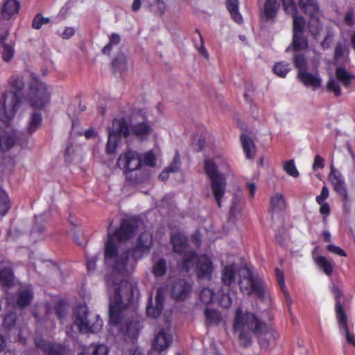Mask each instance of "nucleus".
Returning a JSON list of instances; mask_svg holds the SVG:
<instances>
[{"instance_id": "obj_38", "label": "nucleus", "mask_w": 355, "mask_h": 355, "mask_svg": "<svg viewBox=\"0 0 355 355\" xmlns=\"http://www.w3.org/2000/svg\"><path fill=\"white\" fill-rule=\"evenodd\" d=\"M278 8L277 0H266L263 7L266 19H274L277 15Z\"/></svg>"}, {"instance_id": "obj_17", "label": "nucleus", "mask_w": 355, "mask_h": 355, "mask_svg": "<svg viewBox=\"0 0 355 355\" xmlns=\"http://www.w3.org/2000/svg\"><path fill=\"white\" fill-rule=\"evenodd\" d=\"M328 179L334 191L339 197L348 194L344 177L339 171H336L333 166L331 167Z\"/></svg>"}, {"instance_id": "obj_31", "label": "nucleus", "mask_w": 355, "mask_h": 355, "mask_svg": "<svg viewBox=\"0 0 355 355\" xmlns=\"http://www.w3.org/2000/svg\"><path fill=\"white\" fill-rule=\"evenodd\" d=\"M241 142L246 158L252 159L255 155V146L252 139L245 134H242Z\"/></svg>"}, {"instance_id": "obj_39", "label": "nucleus", "mask_w": 355, "mask_h": 355, "mask_svg": "<svg viewBox=\"0 0 355 355\" xmlns=\"http://www.w3.org/2000/svg\"><path fill=\"white\" fill-rule=\"evenodd\" d=\"M182 254V268L186 271H189L193 266L194 263L196 264V261L199 257H198V254L195 251H186Z\"/></svg>"}, {"instance_id": "obj_46", "label": "nucleus", "mask_w": 355, "mask_h": 355, "mask_svg": "<svg viewBox=\"0 0 355 355\" xmlns=\"http://www.w3.org/2000/svg\"><path fill=\"white\" fill-rule=\"evenodd\" d=\"M10 208V202L7 193L0 189V215L4 216Z\"/></svg>"}, {"instance_id": "obj_33", "label": "nucleus", "mask_w": 355, "mask_h": 355, "mask_svg": "<svg viewBox=\"0 0 355 355\" xmlns=\"http://www.w3.org/2000/svg\"><path fill=\"white\" fill-rule=\"evenodd\" d=\"M42 121V114L40 112H35L31 114L27 126V134L31 136L41 125Z\"/></svg>"}, {"instance_id": "obj_50", "label": "nucleus", "mask_w": 355, "mask_h": 355, "mask_svg": "<svg viewBox=\"0 0 355 355\" xmlns=\"http://www.w3.org/2000/svg\"><path fill=\"white\" fill-rule=\"evenodd\" d=\"M214 292L209 288H203L199 295L200 300L205 304H209L213 302Z\"/></svg>"}, {"instance_id": "obj_18", "label": "nucleus", "mask_w": 355, "mask_h": 355, "mask_svg": "<svg viewBox=\"0 0 355 355\" xmlns=\"http://www.w3.org/2000/svg\"><path fill=\"white\" fill-rule=\"evenodd\" d=\"M297 77L300 81L306 87H311L313 89L322 86V78L318 73L313 74L306 71H298Z\"/></svg>"}, {"instance_id": "obj_40", "label": "nucleus", "mask_w": 355, "mask_h": 355, "mask_svg": "<svg viewBox=\"0 0 355 355\" xmlns=\"http://www.w3.org/2000/svg\"><path fill=\"white\" fill-rule=\"evenodd\" d=\"M270 206L273 212L284 211L286 208V200L282 194L276 193L270 198Z\"/></svg>"}, {"instance_id": "obj_41", "label": "nucleus", "mask_w": 355, "mask_h": 355, "mask_svg": "<svg viewBox=\"0 0 355 355\" xmlns=\"http://www.w3.org/2000/svg\"><path fill=\"white\" fill-rule=\"evenodd\" d=\"M337 320H338L339 327H340V329H343V331L345 334L347 341L349 343L355 345V335L351 334L349 333V331L348 329L347 316L345 315L343 318V317L337 318Z\"/></svg>"}, {"instance_id": "obj_37", "label": "nucleus", "mask_w": 355, "mask_h": 355, "mask_svg": "<svg viewBox=\"0 0 355 355\" xmlns=\"http://www.w3.org/2000/svg\"><path fill=\"white\" fill-rule=\"evenodd\" d=\"M112 67L114 71L120 73L127 71L128 63L125 55L123 53L117 54L112 62Z\"/></svg>"}, {"instance_id": "obj_51", "label": "nucleus", "mask_w": 355, "mask_h": 355, "mask_svg": "<svg viewBox=\"0 0 355 355\" xmlns=\"http://www.w3.org/2000/svg\"><path fill=\"white\" fill-rule=\"evenodd\" d=\"M17 319V316L16 313L10 312L7 313L3 318V327L8 330L11 329L15 327Z\"/></svg>"}, {"instance_id": "obj_12", "label": "nucleus", "mask_w": 355, "mask_h": 355, "mask_svg": "<svg viewBox=\"0 0 355 355\" xmlns=\"http://www.w3.org/2000/svg\"><path fill=\"white\" fill-rule=\"evenodd\" d=\"M137 229L138 227L135 223L123 219L119 227L112 233L108 232V234L113 236L118 242H126L135 235Z\"/></svg>"}, {"instance_id": "obj_59", "label": "nucleus", "mask_w": 355, "mask_h": 355, "mask_svg": "<svg viewBox=\"0 0 355 355\" xmlns=\"http://www.w3.org/2000/svg\"><path fill=\"white\" fill-rule=\"evenodd\" d=\"M282 1L286 12L292 15L297 14V9L294 0H282Z\"/></svg>"}, {"instance_id": "obj_60", "label": "nucleus", "mask_w": 355, "mask_h": 355, "mask_svg": "<svg viewBox=\"0 0 355 355\" xmlns=\"http://www.w3.org/2000/svg\"><path fill=\"white\" fill-rule=\"evenodd\" d=\"M156 157L152 150L144 155L142 162L148 166L154 167L156 165Z\"/></svg>"}, {"instance_id": "obj_36", "label": "nucleus", "mask_w": 355, "mask_h": 355, "mask_svg": "<svg viewBox=\"0 0 355 355\" xmlns=\"http://www.w3.org/2000/svg\"><path fill=\"white\" fill-rule=\"evenodd\" d=\"M292 45L294 51L306 49L309 46L308 40L304 33H293Z\"/></svg>"}, {"instance_id": "obj_20", "label": "nucleus", "mask_w": 355, "mask_h": 355, "mask_svg": "<svg viewBox=\"0 0 355 355\" xmlns=\"http://www.w3.org/2000/svg\"><path fill=\"white\" fill-rule=\"evenodd\" d=\"M130 135H133L141 140L146 139L152 132V127L147 121L138 122L130 127Z\"/></svg>"}, {"instance_id": "obj_44", "label": "nucleus", "mask_w": 355, "mask_h": 355, "mask_svg": "<svg viewBox=\"0 0 355 355\" xmlns=\"http://www.w3.org/2000/svg\"><path fill=\"white\" fill-rule=\"evenodd\" d=\"M290 70L289 64L286 62H276L272 67L273 73L280 78H285Z\"/></svg>"}, {"instance_id": "obj_47", "label": "nucleus", "mask_w": 355, "mask_h": 355, "mask_svg": "<svg viewBox=\"0 0 355 355\" xmlns=\"http://www.w3.org/2000/svg\"><path fill=\"white\" fill-rule=\"evenodd\" d=\"M121 42V37L119 34L113 33L109 37V42L103 48V54L110 55L114 45H117Z\"/></svg>"}, {"instance_id": "obj_45", "label": "nucleus", "mask_w": 355, "mask_h": 355, "mask_svg": "<svg viewBox=\"0 0 355 355\" xmlns=\"http://www.w3.org/2000/svg\"><path fill=\"white\" fill-rule=\"evenodd\" d=\"M293 33H304L306 21L302 16L293 15Z\"/></svg>"}, {"instance_id": "obj_35", "label": "nucleus", "mask_w": 355, "mask_h": 355, "mask_svg": "<svg viewBox=\"0 0 355 355\" xmlns=\"http://www.w3.org/2000/svg\"><path fill=\"white\" fill-rule=\"evenodd\" d=\"M120 331L130 338H135L139 335V323L132 320L125 322V326L121 327Z\"/></svg>"}, {"instance_id": "obj_55", "label": "nucleus", "mask_w": 355, "mask_h": 355, "mask_svg": "<svg viewBox=\"0 0 355 355\" xmlns=\"http://www.w3.org/2000/svg\"><path fill=\"white\" fill-rule=\"evenodd\" d=\"M181 162H180V157L179 152L177 150L175 153L172 162L166 167V168L170 173H177L179 171L180 168Z\"/></svg>"}, {"instance_id": "obj_15", "label": "nucleus", "mask_w": 355, "mask_h": 355, "mask_svg": "<svg viewBox=\"0 0 355 355\" xmlns=\"http://www.w3.org/2000/svg\"><path fill=\"white\" fill-rule=\"evenodd\" d=\"M35 345L46 355H68L65 346L60 343L46 342L42 337L35 338Z\"/></svg>"}, {"instance_id": "obj_56", "label": "nucleus", "mask_w": 355, "mask_h": 355, "mask_svg": "<svg viewBox=\"0 0 355 355\" xmlns=\"http://www.w3.org/2000/svg\"><path fill=\"white\" fill-rule=\"evenodd\" d=\"M293 64L295 68L299 69V71L302 70L306 71V60L302 54H295L294 55Z\"/></svg>"}, {"instance_id": "obj_54", "label": "nucleus", "mask_w": 355, "mask_h": 355, "mask_svg": "<svg viewBox=\"0 0 355 355\" xmlns=\"http://www.w3.org/2000/svg\"><path fill=\"white\" fill-rule=\"evenodd\" d=\"M150 10L157 15H162L164 12L166 5L164 0H155L154 3H149Z\"/></svg>"}, {"instance_id": "obj_19", "label": "nucleus", "mask_w": 355, "mask_h": 355, "mask_svg": "<svg viewBox=\"0 0 355 355\" xmlns=\"http://www.w3.org/2000/svg\"><path fill=\"white\" fill-rule=\"evenodd\" d=\"M34 294L31 287L19 288L16 295L15 304L20 309L27 307L33 301Z\"/></svg>"}, {"instance_id": "obj_64", "label": "nucleus", "mask_w": 355, "mask_h": 355, "mask_svg": "<svg viewBox=\"0 0 355 355\" xmlns=\"http://www.w3.org/2000/svg\"><path fill=\"white\" fill-rule=\"evenodd\" d=\"M93 355H107V347L103 344L96 345L92 352Z\"/></svg>"}, {"instance_id": "obj_22", "label": "nucleus", "mask_w": 355, "mask_h": 355, "mask_svg": "<svg viewBox=\"0 0 355 355\" xmlns=\"http://www.w3.org/2000/svg\"><path fill=\"white\" fill-rule=\"evenodd\" d=\"M171 243L173 245V252L179 254L184 253L189 247L187 237L180 233L171 236Z\"/></svg>"}, {"instance_id": "obj_29", "label": "nucleus", "mask_w": 355, "mask_h": 355, "mask_svg": "<svg viewBox=\"0 0 355 355\" xmlns=\"http://www.w3.org/2000/svg\"><path fill=\"white\" fill-rule=\"evenodd\" d=\"M20 3L17 0H6L1 10L2 15L7 19L17 14L19 10Z\"/></svg>"}, {"instance_id": "obj_27", "label": "nucleus", "mask_w": 355, "mask_h": 355, "mask_svg": "<svg viewBox=\"0 0 355 355\" xmlns=\"http://www.w3.org/2000/svg\"><path fill=\"white\" fill-rule=\"evenodd\" d=\"M331 293L334 295L336 304H335V311L336 318L340 317H344L347 315L344 306L341 302V297H343V291L340 289L338 286H333L331 288Z\"/></svg>"}, {"instance_id": "obj_49", "label": "nucleus", "mask_w": 355, "mask_h": 355, "mask_svg": "<svg viewBox=\"0 0 355 355\" xmlns=\"http://www.w3.org/2000/svg\"><path fill=\"white\" fill-rule=\"evenodd\" d=\"M326 88L328 92H333L336 97H339L342 94L339 83L333 78H329Z\"/></svg>"}, {"instance_id": "obj_25", "label": "nucleus", "mask_w": 355, "mask_h": 355, "mask_svg": "<svg viewBox=\"0 0 355 355\" xmlns=\"http://www.w3.org/2000/svg\"><path fill=\"white\" fill-rule=\"evenodd\" d=\"M335 77L344 87L348 88L352 80L355 79V74L349 73L344 67H338L335 70Z\"/></svg>"}, {"instance_id": "obj_24", "label": "nucleus", "mask_w": 355, "mask_h": 355, "mask_svg": "<svg viewBox=\"0 0 355 355\" xmlns=\"http://www.w3.org/2000/svg\"><path fill=\"white\" fill-rule=\"evenodd\" d=\"M225 7L229 12L232 19L236 24H241L243 21V18L239 12V0H226Z\"/></svg>"}, {"instance_id": "obj_11", "label": "nucleus", "mask_w": 355, "mask_h": 355, "mask_svg": "<svg viewBox=\"0 0 355 355\" xmlns=\"http://www.w3.org/2000/svg\"><path fill=\"white\" fill-rule=\"evenodd\" d=\"M298 4L302 12L311 17V20L309 22L310 33L313 35H317L321 28L320 21L318 19H313V16L319 10L317 1L315 0H300Z\"/></svg>"}, {"instance_id": "obj_21", "label": "nucleus", "mask_w": 355, "mask_h": 355, "mask_svg": "<svg viewBox=\"0 0 355 355\" xmlns=\"http://www.w3.org/2000/svg\"><path fill=\"white\" fill-rule=\"evenodd\" d=\"M172 342V336L171 334H167L162 329L155 336L153 343V348L157 351L162 352L168 348Z\"/></svg>"}, {"instance_id": "obj_52", "label": "nucleus", "mask_w": 355, "mask_h": 355, "mask_svg": "<svg viewBox=\"0 0 355 355\" xmlns=\"http://www.w3.org/2000/svg\"><path fill=\"white\" fill-rule=\"evenodd\" d=\"M50 19L44 17L41 13H37L33 18L32 21V27L34 29L39 30L42 25L49 23Z\"/></svg>"}, {"instance_id": "obj_32", "label": "nucleus", "mask_w": 355, "mask_h": 355, "mask_svg": "<svg viewBox=\"0 0 355 355\" xmlns=\"http://www.w3.org/2000/svg\"><path fill=\"white\" fill-rule=\"evenodd\" d=\"M114 240L115 239L113 238V236H111L107 234V239L105 244L104 252L105 260L116 258L118 255V246L114 242Z\"/></svg>"}, {"instance_id": "obj_57", "label": "nucleus", "mask_w": 355, "mask_h": 355, "mask_svg": "<svg viewBox=\"0 0 355 355\" xmlns=\"http://www.w3.org/2000/svg\"><path fill=\"white\" fill-rule=\"evenodd\" d=\"M15 54L14 47L11 44H4L3 46L2 58L3 61L10 62Z\"/></svg>"}, {"instance_id": "obj_62", "label": "nucleus", "mask_w": 355, "mask_h": 355, "mask_svg": "<svg viewBox=\"0 0 355 355\" xmlns=\"http://www.w3.org/2000/svg\"><path fill=\"white\" fill-rule=\"evenodd\" d=\"M343 202V209L345 214H349L351 211V200L348 194L339 197Z\"/></svg>"}, {"instance_id": "obj_16", "label": "nucleus", "mask_w": 355, "mask_h": 355, "mask_svg": "<svg viewBox=\"0 0 355 355\" xmlns=\"http://www.w3.org/2000/svg\"><path fill=\"white\" fill-rule=\"evenodd\" d=\"M191 285L184 279L175 280L171 289V295L175 301H183L190 295Z\"/></svg>"}, {"instance_id": "obj_10", "label": "nucleus", "mask_w": 355, "mask_h": 355, "mask_svg": "<svg viewBox=\"0 0 355 355\" xmlns=\"http://www.w3.org/2000/svg\"><path fill=\"white\" fill-rule=\"evenodd\" d=\"M113 125L115 127L114 130L111 131L109 129L108 130V139L105 148L106 153L108 155L115 153L121 137L127 139L130 136V125L124 118L114 120Z\"/></svg>"}, {"instance_id": "obj_42", "label": "nucleus", "mask_w": 355, "mask_h": 355, "mask_svg": "<svg viewBox=\"0 0 355 355\" xmlns=\"http://www.w3.org/2000/svg\"><path fill=\"white\" fill-rule=\"evenodd\" d=\"M17 141V137L10 134L0 135V150L5 151L10 149Z\"/></svg>"}, {"instance_id": "obj_6", "label": "nucleus", "mask_w": 355, "mask_h": 355, "mask_svg": "<svg viewBox=\"0 0 355 355\" xmlns=\"http://www.w3.org/2000/svg\"><path fill=\"white\" fill-rule=\"evenodd\" d=\"M74 324L81 333H97L103 327V320L96 313L89 312L85 304H78L74 311Z\"/></svg>"}, {"instance_id": "obj_13", "label": "nucleus", "mask_w": 355, "mask_h": 355, "mask_svg": "<svg viewBox=\"0 0 355 355\" xmlns=\"http://www.w3.org/2000/svg\"><path fill=\"white\" fill-rule=\"evenodd\" d=\"M165 298L161 289H158L155 296V305L153 302V295L150 294L148 299L146 314L148 317L157 318L164 309Z\"/></svg>"}, {"instance_id": "obj_63", "label": "nucleus", "mask_w": 355, "mask_h": 355, "mask_svg": "<svg viewBox=\"0 0 355 355\" xmlns=\"http://www.w3.org/2000/svg\"><path fill=\"white\" fill-rule=\"evenodd\" d=\"M324 167V159L319 155H316L314 157V162L312 166L313 171L322 169Z\"/></svg>"}, {"instance_id": "obj_58", "label": "nucleus", "mask_w": 355, "mask_h": 355, "mask_svg": "<svg viewBox=\"0 0 355 355\" xmlns=\"http://www.w3.org/2000/svg\"><path fill=\"white\" fill-rule=\"evenodd\" d=\"M346 46L344 42H338L334 49V60L337 62L344 57Z\"/></svg>"}, {"instance_id": "obj_26", "label": "nucleus", "mask_w": 355, "mask_h": 355, "mask_svg": "<svg viewBox=\"0 0 355 355\" xmlns=\"http://www.w3.org/2000/svg\"><path fill=\"white\" fill-rule=\"evenodd\" d=\"M313 259L317 266L322 270L326 275L329 277L331 276L334 267V263L332 261L329 260L326 257L322 255L315 257Z\"/></svg>"}, {"instance_id": "obj_14", "label": "nucleus", "mask_w": 355, "mask_h": 355, "mask_svg": "<svg viewBox=\"0 0 355 355\" xmlns=\"http://www.w3.org/2000/svg\"><path fill=\"white\" fill-rule=\"evenodd\" d=\"M214 270L211 259L203 254L198 258L196 266V273L198 279H210Z\"/></svg>"}, {"instance_id": "obj_61", "label": "nucleus", "mask_w": 355, "mask_h": 355, "mask_svg": "<svg viewBox=\"0 0 355 355\" xmlns=\"http://www.w3.org/2000/svg\"><path fill=\"white\" fill-rule=\"evenodd\" d=\"M240 332L239 340L240 345L244 347H248L251 344V336L248 332H245L243 329L239 331Z\"/></svg>"}, {"instance_id": "obj_5", "label": "nucleus", "mask_w": 355, "mask_h": 355, "mask_svg": "<svg viewBox=\"0 0 355 355\" xmlns=\"http://www.w3.org/2000/svg\"><path fill=\"white\" fill-rule=\"evenodd\" d=\"M116 165L123 170L125 178L132 183L138 184L141 182L138 171L142 165V160L137 151L128 150L121 154L117 159Z\"/></svg>"}, {"instance_id": "obj_53", "label": "nucleus", "mask_w": 355, "mask_h": 355, "mask_svg": "<svg viewBox=\"0 0 355 355\" xmlns=\"http://www.w3.org/2000/svg\"><path fill=\"white\" fill-rule=\"evenodd\" d=\"M284 170L291 177L297 178L299 176V172L295 167V162L293 159L284 162Z\"/></svg>"}, {"instance_id": "obj_48", "label": "nucleus", "mask_w": 355, "mask_h": 355, "mask_svg": "<svg viewBox=\"0 0 355 355\" xmlns=\"http://www.w3.org/2000/svg\"><path fill=\"white\" fill-rule=\"evenodd\" d=\"M45 221V214H40L35 216V223L31 229V233L41 234L44 231V222Z\"/></svg>"}, {"instance_id": "obj_2", "label": "nucleus", "mask_w": 355, "mask_h": 355, "mask_svg": "<svg viewBox=\"0 0 355 355\" xmlns=\"http://www.w3.org/2000/svg\"><path fill=\"white\" fill-rule=\"evenodd\" d=\"M11 89L5 91L0 101V121L8 123L15 116L21 103L24 82L21 77L12 76L10 79Z\"/></svg>"}, {"instance_id": "obj_8", "label": "nucleus", "mask_w": 355, "mask_h": 355, "mask_svg": "<svg viewBox=\"0 0 355 355\" xmlns=\"http://www.w3.org/2000/svg\"><path fill=\"white\" fill-rule=\"evenodd\" d=\"M245 327L258 336L263 334L267 329L266 324L260 320L255 314L243 313L241 309L239 308L236 309L233 324L234 331L242 330Z\"/></svg>"}, {"instance_id": "obj_34", "label": "nucleus", "mask_w": 355, "mask_h": 355, "mask_svg": "<svg viewBox=\"0 0 355 355\" xmlns=\"http://www.w3.org/2000/svg\"><path fill=\"white\" fill-rule=\"evenodd\" d=\"M205 316V324L207 326H213L218 324L221 321L220 313L216 310L206 308L204 311Z\"/></svg>"}, {"instance_id": "obj_23", "label": "nucleus", "mask_w": 355, "mask_h": 355, "mask_svg": "<svg viewBox=\"0 0 355 355\" xmlns=\"http://www.w3.org/2000/svg\"><path fill=\"white\" fill-rule=\"evenodd\" d=\"M236 266L234 263L226 265L221 271V282L225 286H230L235 282Z\"/></svg>"}, {"instance_id": "obj_28", "label": "nucleus", "mask_w": 355, "mask_h": 355, "mask_svg": "<svg viewBox=\"0 0 355 355\" xmlns=\"http://www.w3.org/2000/svg\"><path fill=\"white\" fill-rule=\"evenodd\" d=\"M275 275L277 282L279 286V288L284 296L286 303L288 306V310L291 311V305L292 304L293 300L290 297L289 293L286 289L285 282H284V275L282 270L279 268L275 269Z\"/></svg>"}, {"instance_id": "obj_4", "label": "nucleus", "mask_w": 355, "mask_h": 355, "mask_svg": "<svg viewBox=\"0 0 355 355\" xmlns=\"http://www.w3.org/2000/svg\"><path fill=\"white\" fill-rule=\"evenodd\" d=\"M204 168L206 175L210 180L213 196L218 207L220 208L227 186L226 178L223 173L219 172L216 163L210 159H205Z\"/></svg>"}, {"instance_id": "obj_43", "label": "nucleus", "mask_w": 355, "mask_h": 355, "mask_svg": "<svg viewBox=\"0 0 355 355\" xmlns=\"http://www.w3.org/2000/svg\"><path fill=\"white\" fill-rule=\"evenodd\" d=\"M167 270V263L165 259L161 258L156 261L152 269V272L155 277H163Z\"/></svg>"}, {"instance_id": "obj_7", "label": "nucleus", "mask_w": 355, "mask_h": 355, "mask_svg": "<svg viewBox=\"0 0 355 355\" xmlns=\"http://www.w3.org/2000/svg\"><path fill=\"white\" fill-rule=\"evenodd\" d=\"M26 98L33 108L40 110L50 102L51 92L44 83L36 76H31Z\"/></svg>"}, {"instance_id": "obj_30", "label": "nucleus", "mask_w": 355, "mask_h": 355, "mask_svg": "<svg viewBox=\"0 0 355 355\" xmlns=\"http://www.w3.org/2000/svg\"><path fill=\"white\" fill-rule=\"evenodd\" d=\"M14 273L10 268H3L0 270V285L10 288L14 286Z\"/></svg>"}, {"instance_id": "obj_1", "label": "nucleus", "mask_w": 355, "mask_h": 355, "mask_svg": "<svg viewBox=\"0 0 355 355\" xmlns=\"http://www.w3.org/2000/svg\"><path fill=\"white\" fill-rule=\"evenodd\" d=\"M109 294V322L114 326L121 325L124 321L123 311L133 303L137 286L128 281L111 282L106 279Z\"/></svg>"}, {"instance_id": "obj_9", "label": "nucleus", "mask_w": 355, "mask_h": 355, "mask_svg": "<svg viewBox=\"0 0 355 355\" xmlns=\"http://www.w3.org/2000/svg\"><path fill=\"white\" fill-rule=\"evenodd\" d=\"M239 289L243 294H254L260 300L265 298V286L261 279L253 275L249 268H245V273L238 282Z\"/></svg>"}, {"instance_id": "obj_3", "label": "nucleus", "mask_w": 355, "mask_h": 355, "mask_svg": "<svg viewBox=\"0 0 355 355\" xmlns=\"http://www.w3.org/2000/svg\"><path fill=\"white\" fill-rule=\"evenodd\" d=\"M153 244L152 236L147 233H141L137 238L135 248L129 249L116 260L113 269L119 273L132 270L137 261L149 252Z\"/></svg>"}]
</instances>
